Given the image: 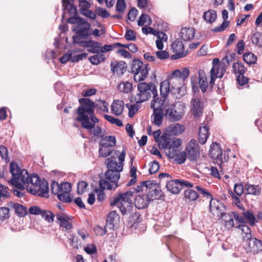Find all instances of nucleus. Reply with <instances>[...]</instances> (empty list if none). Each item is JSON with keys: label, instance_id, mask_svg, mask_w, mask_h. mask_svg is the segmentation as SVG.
<instances>
[{"label": "nucleus", "instance_id": "64", "mask_svg": "<svg viewBox=\"0 0 262 262\" xmlns=\"http://www.w3.org/2000/svg\"><path fill=\"white\" fill-rule=\"evenodd\" d=\"M60 193H69L71 190V184L68 182H62L60 184Z\"/></svg>", "mask_w": 262, "mask_h": 262}, {"label": "nucleus", "instance_id": "17", "mask_svg": "<svg viewBox=\"0 0 262 262\" xmlns=\"http://www.w3.org/2000/svg\"><path fill=\"white\" fill-rule=\"evenodd\" d=\"M209 155L211 158L222 162V149L220 144L216 142H213L210 147Z\"/></svg>", "mask_w": 262, "mask_h": 262}, {"label": "nucleus", "instance_id": "8", "mask_svg": "<svg viewBox=\"0 0 262 262\" xmlns=\"http://www.w3.org/2000/svg\"><path fill=\"white\" fill-rule=\"evenodd\" d=\"M72 39L74 44H77L81 47L87 48V50L89 53L93 54L101 53V43L93 40L92 38L83 39L78 37H72Z\"/></svg>", "mask_w": 262, "mask_h": 262}, {"label": "nucleus", "instance_id": "43", "mask_svg": "<svg viewBox=\"0 0 262 262\" xmlns=\"http://www.w3.org/2000/svg\"><path fill=\"white\" fill-rule=\"evenodd\" d=\"M89 59L92 64L98 65L101 62L104 61L105 57L103 54L98 53L90 57Z\"/></svg>", "mask_w": 262, "mask_h": 262}, {"label": "nucleus", "instance_id": "36", "mask_svg": "<svg viewBox=\"0 0 262 262\" xmlns=\"http://www.w3.org/2000/svg\"><path fill=\"white\" fill-rule=\"evenodd\" d=\"M236 228L241 229L242 231L245 234L243 237L244 241H248V239L251 238V237H252L251 229L248 225L245 224V223L239 224L237 226Z\"/></svg>", "mask_w": 262, "mask_h": 262}, {"label": "nucleus", "instance_id": "39", "mask_svg": "<svg viewBox=\"0 0 262 262\" xmlns=\"http://www.w3.org/2000/svg\"><path fill=\"white\" fill-rule=\"evenodd\" d=\"M252 43L259 47H262V33L256 32L251 37Z\"/></svg>", "mask_w": 262, "mask_h": 262}, {"label": "nucleus", "instance_id": "2", "mask_svg": "<svg viewBox=\"0 0 262 262\" xmlns=\"http://www.w3.org/2000/svg\"><path fill=\"white\" fill-rule=\"evenodd\" d=\"M79 106L75 111L78 116L75 119L77 121L81 122L83 128L91 130L94 127V124L89 121V117L86 115L94 114L95 107H98L104 112H108V103L104 100H99L96 103L90 98H84L78 100Z\"/></svg>", "mask_w": 262, "mask_h": 262}, {"label": "nucleus", "instance_id": "5", "mask_svg": "<svg viewBox=\"0 0 262 262\" xmlns=\"http://www.w3.org/2000/svg\"><path fill=\"white\" fill-rule=\"evenodd\" d=\"M10 172L13 178L11 179L10 183L19 190H24V184L28 181V172L25 169H21L17 164L14 162L10 164Z\"/></svg>", "mask_w": 262, "mask_h": 262}, {"label": "nucleus", "instance_id": "38", "mask_svg": "<svg viewBox=\"0 0 262 262\" xmlns=\"http://www.w3.org/2000/svg\"><path fill=\"white\" fill-rule=\"evenodd\" d=\"M233 72L234 74L237 75L244 74L246 72L247 69L245 67L244 64L241 62H234L232 66Z\"/></svg>", "mask_w": 262, "mask_h": 262}, {"label": "nucleus", "instance_id": "27", "mask_svg": "<svg viewBox=\"0 0 262 262\" xmlns=\"http://www.w3.org/2000/svg\"><path fill=\"white\" fill-rule=\"evenodd\" d=\"M194 29L182 28L180 32V36L184 41H189L194 38Z\"/></svg>", "mask_w": 262, "mask_h": 262}, {"label": "nucleus", "instance_id": "53", "mask_svg": "<svg viewBox=\"0 0 262 262\" xmlns=\"http://www.w3.org/2000/svg\"><path fill=\"white\" fill-rule=\"evenodd\" d=\"M113 151V149L99 147V157L103 158L108 157L112 154Z\"/></svg>", "mask_w": 262, "mask_h": 262}, {"label": "nucleus", "instance_id": "32", "mask_svg": "<svg viewBox=\"0 0 262 262\" xmlns=\"http://www.w3.org/2000/svg\"><path fill=\"white\" fill-rule=\"evenodd\" d=\"M203 17L207 23L212 24L216 19V12L214 10H209L204 13Z\"/></svg>", "mask_w": 262, "mask_h": 262}, {"label": "nucleus", "instance_id": "9", "mask_svg": "<svg viewBox=\"0 0 262 262\" xmlns=\"http://www.w3.org/2000/svg\"><path fill=\"white\" fill-rule=\"evenodd\" d=\"M182 144L181 139L175 137H171L169 135L163 134L160 138L158 146L160 149H174Z\"/></svg>", "mask_w": 262, "mask_h": 262}, {"label": "nucleus", "instance_id": "47", "mask_svg": "<svg viewBox=\"0 0 262 262\" xmlns=\"http://www.w3.org/2000/svg\"><path fill=\"white\" fill-rule=\"evenodd\" d=\"M190 79H191L192 90V92L194 94V97H195L196 95L199 96L198 94L199 93L200 91H199V87L198 85L196 76L192 75L191 76Z\"/></svg>", "mask_w": 262, "mask_h": 262}, {"label": "nucleus", "instance_id": "18", "mask_svg": "<svg viewBox=\"0 0 262 262\" xmlns=\"http://www.w3.org/2000/svg\"><path fill=\"white\" fill-rule=\"evenodd\" d=\"M166 155L169 158L172 159L175 158V161L179 164L184 163L186 158H187V153H186L185 151L179 152L177 149L169 150L168 152L166 153Z\"/></svg>", "mask_w": 262, "mask_h": 262}, {"label": "nucleus", "instance_id": "12", "mask_svg": "<svg viewBox=\"0 0 262 262\" xmlns=\"http://www.w3.org/2000/svg\"><path fill=\"white\" fill-rule=\"evenodd\" d=\"M143 66V62L139 59H134L132 64V71L134 74V80L136 82H141L144 80L148 76L149 68L148 65L144 64V69H142V75L138 74L139 68Z\"/></svg>", "mask_w": 262, "mask_h": 262}, {"label": "nucleus", "instance_id": "24", "mask_svg": "<svg viewBox=\"0 0 262 262\" xmlns=\"http://www.w3.org/2000/svg\"><path fill=\"white\" fill-rule=\"evenodd\" d=\"M166 188L168 191L173 194H177L180 191L181 188L180 187L179 184V180H166Z\"/></svg>", "mask_w": 262, "mask_h": 262}, {"label": "nucleus", "instance_id": "35", "mask_svg": "<svg viewBox=\"0 0 262 262\" xmlns=\"http://www.w3.org/2000/svg\"><path fill=\"white\" fill-rule=\"evenodd\" d=\"M184 130V126L178 123H175L169 126V132L175 135L183 133Z\"/></svg>", "mask_w": 262, "mask_h": 262}, {"label": "nucleus", "instance_id": "22", "mask_svg": "<svg viewBox=\"0 0 262 262\" xmlns=\"http://www.w3.org/2000/svg\"><path fill=\"white\" fill-rule=\"evenodd\" d=\"M116 144V137L114 136H105L98 143L99 147L112 149Z\"/></svg>", "mask_w": 262, "mask_h": 262}, {"label": "nucleus", "instance_id": "46", "mask_svg": "<svg viewBox=\"0 0 262 262\" xmlns=\"http://www.w3.org/2000/svg\"><path fill=\"white\" fill-rule=\"evenodd\" d=\"M105 185L99 186V188H96L95 191L97 195V199L99 202H102L105 199V193L104 190H106Z\"/></svg>", "mask_w": 262, "mask_h": 262}, {"label": "nucleus", "instance_id": "60", "mask_svg": "<svg viewBox=\"0 0 262 262\" xmlns=\"http://www.w3.org/2000/svg\"><path fill=\"white\" fill-rule=\"evenodd\" d=\"M124 37L128 41H135L137 38L136 32L131 29L127 30Z\"/></svg>", "mask_w": 262, "mask_h": 262}, {"label": "nucleus", "instance_id": "44", "mask_svg": "<svg viewBox=\"0 0 262 262\" xmlns=\"http://www.w3.org/2000/svg\"><path fill=\"white\" fill-rule=\"evenodd\" d=\"M126 155V151L125 149H123L120 156H119V162L118 163L116 161L114 160L113 159L114 158V157H111V158H108L106 159V161L108 162L109 161H112V163H116L117 166H116L117 168H118L119 166H121L123 167V162L124 161L125 157Z\"/></svg>", "mask_w": 262, "mask_h": 262}, {"label": "nucleus", "instance_id": "13", "mask_svg": "<svg viewBox=\"0 0 262 262\" xmlns=\"http://www.w3.org/2000/svg\"><path fill=\"white\" fill-rule=\"evenodd\" d=\"M200 148L197 141L191 139L187 144L185 149L187 159L190 161H194L200 156Z\"/></svg>", "mask_w": 262, "mask_h": 262}, {"label": "nucleus", "instance_id": "16", "mask_svg": "<svg viewBox=\"0 0 262 262\" xmlns=\"http://www.w3.org/2000/svg\"><path fill=\"white\" fill-rule=\"evenodd\" d=\"M248 244V249L250 253L257 254L262 251V242L255 238H249L248 241H245Z\"/></svg>", "mask_w": 262, "mask_h": 262}, {"label": "nucleus", "instance_id": "25", "mask_svg": "<svg viewBox=\"0 0 262 262\" xmlns=\"http://www.w3.org/2000/svg\"><path fill=\"white\" fill-rule=\"evenodd\" d=\"M8 206L13 208L15 213L19 217H24L27 214V208L23 205L18 203H14L12 202H9L8 203Z\"/></svg>", "mask_w": 262, "mask_h": 262}, {"label": "nucleus", "instance_id": "57", "mask_svg": "<svg viewBox=\"0 0 262 262\" xmlns=\"http://www.w3.org/2000/svg\"><path fill=\"white\" fill-rule=\"evenodd\" d=\"M9 217V209L5 207L0 208V220L4 221Z\"/></svg>", "mask_w": 262, "mask_h": 262}, {"label": "nucleus", "instance_id": "20", "mask_svg": "<svg viewBox=\"0 0 262 262\" xmlns=\"http://www.w3.org/2000/svg\"><path fill=\"white\" fill-rule=\"evenodd\" d=\"M111 67L113 72L116 73L118 76H120L126 72L127 64L123 61H115L111 62Z\"/></svg>", "mask_w": 262, "mask_h": 262}, {"label": "nucleus", "instance_id": "6", "mask_svg": "<svg viewBox=\"0 0 262 262\" xmlns=\"http://www.w3.org/2000/svg\"><path fill=\"white\" fill-rule=\"evenodd\" d=\"M133 191L129 190L124 193H120L117 195H115L110 202V205H116L123 215L128 214L133 209V206L130 200V198L133 195Z\"/></svg>", "mask_w": 262, "mask_h": 262}, {"label": "nucleus", "instance_id": "30", "mask_svg": "<svg viewBox=\"0 0 262 262\" xmlns=\"http://www.w3.org/2000/svg\"><path fill=\"white\" fill-rule=\"evenodd\" d=\"M124 104L122 100H114L111 105V110L116 116L120 115L123 111Z\"/></svg>", "mask_w": 262, "mask_h": 262}, {"label": "nucleus", "instance_id": "49", "mask_svg": "<svg viewBox=\"0 0 262 262\" xmlns=\"http://www.w3.org/2000/svg\"><path fill=\"white\" fill-rule=\"evenodd\" d=\"M41 217L49 223H52L54 221V214L48 210H43L41 213Z\"/></svg>", "mask_w": 262, "mask_h": 262}, {"label": "nucleus", "instance_id": "40", "mask_svg": "<svg viewBox=\"0 0 262 262\" xmlns=\"http://www.w3.org/2000/svg\"><path fill=\"white\" fill-rule=\"evenodd\" d=\"M117 88L121 92L128 93L132 90L133 84L128 81L123 82L118 84Z\"/></svg>", "mask_w": 262, "mask_h": 262}, {"label": "nucleus", "instance_id": "29", "mask_svg": "<svg viewBox=\"0 0 262 262\" xmlns=\"http://www.w3.org/2000/svg\"><path fill=\"white\" fill-rule=\"evenodd\" d=\"M171 86V83L168 80H164L162 81L160 84V94L163 98L161 99L164 100V101H165V99L167 97L168 94L170 93Z\"/></svg>", "mask_w": 262, "mask_h": 262}, {"label": "nucleus", "instance_id": "59", "mask_svg": "<svg viewBox=\"0 0 262 262\" xmlns=\"http://www.w3.org/2000/svg\"><path fill=\"white\" fill-rule=\"evenodd\" d=\"M142 32L145 34H151L155 36L158 37V38H160V33L155 30L153 28L151 27H143L142 28Z\"/></svg>", "mask_w": 262, "mask_h": 262}, {"label": "nucleus", "instance_id": "15", "mask_svg": "<svg viewBox=\"0 0 262 262\" xmlns=\"http://www.w3.org/2000/svg\"><path fill=\"white\" fill-rule=\"evenodd\" d=\"M171 48L173 49L175 54L171 56L170 58L172 60H176L183 58L186 56L187 51H184V46L181 40H176L171 45Z\"/></svg>", "mask_w": 262, "mask_h": 262}, {"label": "nucleus", "instance_id": "56", "mask_svg": "<svg viewBox=\"0 0 262 262\" xmlns=\"http://www.w3.org/2000/svg\"><path fill=\"white\" fill-rule=\"evenodd\" d=\"M160 168L159 163L157 161H154L149 164V172L150 174L156 173Z\"/></svg>", "mask_w": 262, "mask_h": 262}, {"label": "nucleus", "instance_id": "52", "mask_svg": "<svg viewBox=\"0 0 262 262\" xmlns=\"http://www.w3.org/2000/svg\"><path fill=\"white\" fill-rule=\"evenodd\" d=\"M96 14L103 18H107L110 16V13L104 8L98 7L96 8Z\"/></svg>", "mask_w": 262, "mask_h": 262}, {"label": "nucleus", "instance_id": "37", "mask_svg": "<svg viewBox=\"0 0 262 262\" xmlns=\"http://www.w3.org/2000/svg\"><path fill=\"white\" fill-rule=\"evenodd\" d=\"M57 219L59 222L61 227L65 228L66 230H70L72 228V224L69 222L65 217L62 216L59 214L56 215Z\"/></svg>", "mask_w": 262, "mask_h": 262}, {"label": "nucleus", "instance_id": "19", "mask_svg": "<svg viewBox=\"0 0 262 262\" xmlns=\"http://www.w3.org/2000/svg\"><path fill=\"white\" fill-rule=\"evenodd\" d=\"M171 84L170 93L177 99H181L186 93V87L184 83H178Z\"/></svg>", "mask_w": 262, "mask_h": 262}, {"label": "nucleus", "instance_id": "14", "mask_svg": "<svg viewBox=\"0 0 262 262\" xmlns=\"http://www.w3.org/2000/svg\"><path fill=\"white\" fill-rule=\"evenodd\" d=\"M191 112L195 118H199L202 115L204 108V102L200 96L196 95L191 100Z\"/></svg>", "mask_w": 262, "mask_h": 262}, {"label": "nucleus", "instance_id": "63", "mask_svg": "<svg viewBox=\"0 0 262 262\" xmlns=\"http://www.w3.org/2000/svg\"><path fill=\"white\" fill-rule=\"evenodd\" d=\"M79 7H80L79 12L80 13L81 12H82L89 9L91 5L86 0H79Z\"/></svg>", "mask_w": 262, "mask_h": 262}, {"label": "nucleus", "instance_id": "45", "mask_svg": "<svg viewBox=\"0 0 262 262\" xmlns=\"http://www.w3.org/2000/svg\"><path fill=\"white\" fill-rule=\"evenodd\" d=\"M198 196V193L194 190L188 189L184 192V198L189 200V202L196 200Z\"/></svg>", "mask_w": 262, "mask_h": 262}, {"label": "nucleus", "instance_id": "54", "mask_svg": "<svg viewBox=\"0 0 262 262\" xmlns=\"http://www.w3.org/2000/svg\"><path fill=\"white\" fill-rule=\"evenodd\" d=\"M69 240L70 244L74 248H79V246H80L81 245V241L79 239L77 236H75L73 234H71Z\"/></svg>", "mask_w": 262, "mask_h": 262}, {"label": "nucleus", "instance_id": "10", "mask_svg": "<svg viewBox=\"0 0 262 262\" xmlns=\"http://www.w3.org/2000/svg\"><path fill=\"white\" fill-rule=\"evenodd\" d=\"M185 106L181 102L173 104L165 111V116L170 121L180 120L183 117Z\"/></svg>", "mask_w": 262, "mask_h": 262}, {"label": "nucleus", "instance_id": "31", "mask_svg": "<svg viewBox=\"0 0 262 262\" xmlns=\"http://www.w3.org/2000/svg\"><path fill=\"white\" fill-rule=\"evenodd\" d=\"M245 189L247 193L249 194L258 195L261 192V187L258 185L247 184L245 185Z\"/></svg>", "mask_w": 262, "mask_h": 262}, {"label": "nucleus", "instance_id": "62", "mask_svg": "<svg viewBox=\"0 0 262 262\" xmlns=\"http://www.w3.org/2000/svg\"><path fill=\"white\" fill-rule=\"evenodd\" d=\"M88 184V183L84 181H81L78 183L77 187V192L78 194H83L84 191H85V189L87 187Z\"/></svg>", "mask_w": 262, "mask_h": 262}, {"label": "nucleus", "instance_id": "11", "mask_svg": "<svg viewBox=\"0 0 262 262\" xmlns=\"http://www.w3.org/2000/svg\"><path fill=\"white\" fill-rule=\"evenodd\" d=\"M26 189L31 194L39 197H48L49 191L48 183L45 179L37 184L28 185Z\"/></svg>", "mask_w": 262, "mask_h": 262}, {"label": "nucleus", "instance_id": "42", "mask_svg": "<svg viewBox=\"0 0 262 262\" xmlns=\"http://www.w3.org/2000/svg\"><path fill=\"white\" fill-rule=\"evenodd\" d=\"M243 60L248 64H253L256 62L257 57L252 53H245L243 54Z\"/></svg>", "mask_w": 262, "mask_h": 262}, {"label": "nucleus", "instance_id": "23", "mask_svg": "<svg viewBox=\"0 0 262 262\" xmlns=\"http://www.w3.org/2000/svg\"><path fill=\"white\" fill-rule=\"evenodd\" d=\"M119 221V216L115 211H111L106 219V227L110 229H114L115 225Z\"/></svg>", "mask_w": 262, "mask_h": 262}, {"label": "nucleus", "instance_id": "55", "mask_svg": "<svg viewBox=\"0 0 262 262\" xmlns=\"http://www.w3.org/2000/svg\"><path fill=\"white\" fill-rule=\"evenodd\" d=\"M57 198L60 201L68 203H71L73 201L69 193H60L58 195Z\"/></svg>", "mask_w": 262, "mask_h": 262}, {"label": "nucleus", "instance_id": "58", "mask_svg": "<svg viewBox=\"0 0 262 262\" xmlns=\"http://www.w3.org/2000/svg\"><path fill=\"white\" fill-rule=\"evenodd\" d=\"M209 199H210L209 204V211L213 214H215V212H214V210L215 207L219 205H220L222 202L219 200L213 199L212 196L210 197Z\"/></svg>", "mask_w": 262, "mask_h": 262}, {"label": "nucleus", "instance_id": "48", "mask_svg": "<svg viewBox=\"0 0 262 262\" xmlns=\"http://www.w3.org/2000/svg\"><path fill=\"white\" fill-rule=\"evenodd\" d=\"M140 214L138 212H134L129 216L128 222L132 226L141 221Z\"/></svg>", "mask_w": 262, "mask_h": 262}, {"label": "nucleus", "instance_id": "28", "mask_svg": "<svg viewBox=\"0 0 262 262\" xmlns=\"http://www.w3.org/2000/svg\"><path fill=\"white\" fill-rule=\"evenodd\" d=\"M209 127L207 125L200 126L198 135L199 141L201 144H204L209 137Z\"/></svg>", "mask_w": 262, "mask_h": 262}, {"label": "nucleus", "instance_id": "61", "mask_svg": "<svg viewBox=\"0 0 262 262\" xmlns=\"http://www.w3.org/2000/svg\"><path fill=\"white\" fill-rule=\"evenodd\" d=\"M8 187L1 184L0 185V199L2 198H9L10 196V193L8 191Z\"/></svg>", "mask_w": 262, "mask_h": 262}, {"label": "nucleus", "instance_id": "33", "mask_svg": "<svg viewBox=\"0 0 262 262\" xmlns=\"http://www.w3.org/2000/svg\"><path fill=\"white\" fill-rule=\"evenodd\" d=\"M214 69V67L212 68L210 71V80L209 82V84L211 87L213 86L216 78H221L223 76L224 72L226 71V69L224 67H222L221 71V74L219 75L220 73L215 72Z\"/></svg>", "mask_w": 262, "mask_h": 262}, {"label": "nucleus", "instance_id": "7", "mask_svg": "<svg viewBox=\"0 0 262 262\" xmlns=\"http://www.w3.org/2000/svg\"><path fill=\"white\" fill-rule=\"evenodd\" d=\"M142 185H146L145 190L148 200L152 201L154 200H164L165 195L162 192L160 185L154 180H148L142 182Z\"/></svg>", "mask_w": 262, "mask_h": 262}, {"label": "nucleus", "instance_id": "3", "mask_svg": "<svg viewBox=\"0 0 262 262\" xmlns=\"http://www.w3.org/2000/svg\"><path fill=\"white\" fill-rule=\"evenodd\" d=\"M105 164L107 170L104 172V176L99 175L100 180L98 182L99 186L105 185L106 190H115L118 187L119 180L120 178V172L122 171V166L116 167L117 165L112 163V161L107 162L105 161Z\"/></svg>", "mask_w": 262, "mask_h": 262}, {"label": "nucleus", "instance_id": "41", "mask_svg": "<svg viewBox=\"0 0 262 262\" xmlns=\"http://www.w3.org/2000/svg\"><path fill=\"white\" fill-rule=\"evenodd\" d=\"M245 219L247 220V222L251 226L255 225V223L257 222L256 221L255 217L253 213L249 210H247L243 213Z\"/></svg>", "mask_w": 262, "mask_h": 262}, {"label": "nucleus", "instance_id": "1", "mask_svg": "<svg viewBox=\"0 0 262 262\" xmlns=\"http://www.w3.org/2000/svg\"><path fill=\"white\" fill-rule=\"evenodd\" d=\"M75 0H62V16L63 19L65 12H67L70 15H73L67 19V23L74 24L72 30L75 33L73 37H78L83 39H90L92 38L91 35L98 37L101 36L100 31L98 29L91 30V24L85 20V19L78 16L76 6L73 4Z\"/></svg>", "mask_w": 262, "mask_h": 262}, {"label": "nucleus", "instance_id": "51", "mask_svg": "<svg viewBox=\"0 0 262 262\" xmlns=\"http://www.w3.org/2000/svg\"><path fill=\"white\" fill-rule=\"evenodd\" d=\"M41 181L37 174L33 173L30 175V177L28 175V181L26 184H28V185H33L38 184Z\"/></svg>", "mask_w": 262, "mask_h": 262}, {"label": "nucleus", "instance_id": "21", "mask_svg": "<svg viewBox=\"0 0 262 262\" xmlns=\"http://www.w3.org/2000/svg\"><path fill=\"white\" fill-rule=\"evenodd\" d=\"M150 202L146 194H139L136 196L134 203L136 208L143 209L146 208Z\"/></svg>", "mask_w": 262, "mask_h": 262}, {"label": "nucleus", "instance_id": "34", "mask_svg": "<svg viewBox=\"0 0 262 262\" xmlns=\"http://www.w3.org/2000/svg\"><path fill=\"white\" fill-rule=\"evenodd\" d=\"M168 80L171 84L181 83V70L177 69L173 71L172 73L168 76Z\"/></svg>", "mask_w": 262, "mask_h": 262}, {"label": "nucleus", "instance_id": "26", "mask_svg": "<svg viewBox=\"0 0 262 262\" xmlns=\"http://www.w3.org/2000/svg\"><path fill=\"white\" fill-rule=\"evenodd\" d=\"M222 17L224 19L223 22L219 27L212 29L211 31L213 32L217 33L224 31L229 26L230 21L227 20L228 17V12L225 9L222 11Z\"/></svg>", "mask_w": 262, "mask_h": 262}, {"label": "nucleus", "instance_id": "4", "mask_svg": "<svg viewBox=\"0 0 262 262\" xmlns=\"http://www.w3.org/2000/svg\"><path fill=\"white\" fill-rule=\"evenodd\" d=\"M137 88L139 93L137 94L138 99L136 101L137 103H141L148 100L151 97V94H152L153 101L158 102L161 105L164 104V100L158 97L156 86L152 82H140Z\"/></svg>", "mask_w": 262, "mask_h": 262}, {"label": "nucleus", "instance_id": "50", "mask_svg": "<svg viewBox=\"0 0 262 262\" xmlns=\"http://www.w3.org/2000/svg\"><path fill=\"white\" fill-rule=\"evenodd\" d=\"M126 5L125 0H117L116 11L118 13H123L125 10Z\"/></svg>", "mask_w": 262, "mask_h": 262}]
</instances>
